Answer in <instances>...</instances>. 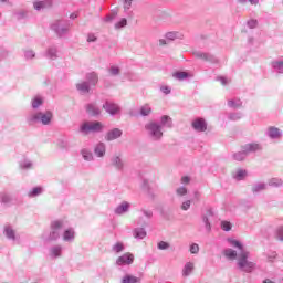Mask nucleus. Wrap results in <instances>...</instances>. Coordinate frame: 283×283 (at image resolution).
Segmentation results:
<instances>
[{
    "instance_id": "nucleus-1",
    "label": "nucleus",
    "mask_w": 283,
    "mask_h": 283,
    "mask_svg": "<svg viewBox=\"0 0 283 283\" xmlns=\"http://www.w3.org/2000/svg\"><path fill=\"white\" fill-rule=\"evenodd\" d=\"M228 242L234 249H239V253L233 249H226L224 255L228 260H237V266L240 271L252 273L255 269V262L249 261V251L244 250V245L235 239H228Z\"/></svg>"
},
{
    "instance_id": "nucleus-2",
    "label": "nucleus",
    "mask_w": 283,
    "mask_h": 283,
    "mask_svg": "<svg viewBox=\"0 0 283 283\" xmlns=\"http://www.w3.org/2000/svg\"><path fill=\"white\" fill-rule=\"evenodd\" d=\"M54 118V113L52 111H45V112H35L31 113L27 117L28 125H36V123H41V125H52V120Z\"/></svg>"
},
{
    "instance_id": "nucleus-3",
    "label": "nucleus",
    "mask_w": 283,
    "mask_h": 283,
    "mask_svg": "<svg viewBox=\"0 0 283 283\" xmlns=\"http://www.w3.org/2000/svg\"><path fill=\"white\" fill-rule=\"evenodd\" d=\"M105 129V125L98 120L84 122L80 125V134L82 136H90V134H101Z\"/></svg>"
},
{
    "instance_id": "nucleus-4",
    "label": "nucleus",
    "mask_w": 283,
    "mask_h": 283,
    "mask_svg": "<svg viewBox=\"0 0 283 283\" xmlns=\"http://www.w3.org/2000/svg\"><path fill=\"white\" fill-rule=\"evenodd\" d=\"M144 128L151 140H163V126H160L158 122H148L145 124Z\"/></svg>"
},
{
    "instance_id": "nucleus-5",
    "label": "nucleus",
    "mask_w": 283,
    "mask_h": 283,
    "mask_svg": "<svg viewBox=\"0 0 283 283\" xmlns=\"http://www.w3.org/2000/svg\"><path fill=\"white\" fill-rule=\"evenodd\" d=\"M64 228H65L64 220H61V219L53 220L50 224L51 230L46 238V242H56V240L61 238V232L64 230Z\"/></svg>"
},
{
    "instance_id": "nucleus-6",
    "label": "nucleus",
    "mask_w": 283,
    "mask_h": 283,
    "mask_svg": "<svg viewBox=\"0 0 283 283\" xmlns=\"http://www.w3.org/2000/svg\"><path fill=\"white\" fill-rule=\"evenodd\" d=\"M3 235L9 242L13 244H19L21 242V235L17 233L14 227L7 224L3 228Z\"/></svg>"
},
{
    "instance_id": "nucleus-7",
    "label": "nucleus",
    "mask_w": 283,
    "mask_h": 283,
    "mask_svg": "<svg viewBox=\"0 0 283 283\" xmlns=\"http://www.w3.org/2000/svg\"><path fill=\"white\" fill-rule=\"evenodd\" d=\"M51 29L57 36H65L70 30V25L65 24L63 21H56L51 25Z\"/></svg>"
},
{
    "instance_id": "nucleus-8",
    "label": "nucleus",
    "mask_w": 283,
    "mask_h": 283,
    "mask_svg": "<svg viewBox=\"0 0 283 283\" xmlns=\"http://www.w3.org/2000/svg\"><path fill=\"white\" fill-rule=\"evenodd\" d=\"M241 149L249 156V154H258V151H262V144L258 142H252L244 144L241 146Z\"/></svg>"
},
{
    "instance_id": "nucleus-9",
    "label": "nucleus",
    "mask_w": 283,
    "mask_h": 283,
    "mask_svg": "<svg viewBox=\"0 0 283 283\" xmlns=\"http://www.w3.org/2000/svg\"><path fill=\"white\" fill-rule=\"evenodd\" d=\"M134 264V254L126 252L116 260L117 266H129Z\"/></svg>"
},
{
    "instance_id": "nucleus-10",
    "label": "nucleus",
    "mask_w": 283,
    "mask_h": 283,
    "mask_svg": "<svg viewBox=\"0 0 283 283\" xmlns=\"http://www.w3.org/2000/svg\"><path fill=\"white\" fill-rule=\"evenodd\" d=\"M103 109L111 116H116V114H120V106L114 102L106 101L103 104Z\"/></svg>"
},
{
    "instance_id": "nucleus-11",
    "label": "nucleus",
    "mask_w": 283,
    "mask_h": 283,
    "mask_svg": "<svg viewBox=\"0 0 283 283\" xmlns=\"http://www.w3.org/2000/svg\"><path fill=\"white\" fill-rule=\"evenodd\" d=\"M111 165L116 171H124L125 169V160H123L120 155H113L111 157Z\"/></svg>"
},
{
    "instance_id": "nucleus-12",
    "label": "nucleus",
    "mask_w": 283,
    "mask_h": 283,
    "mask_svg": "<svg viewBox=\"0 0 283 283\" xmlns=\"http://www.w3.org/2000/svg\"><path fill=\"white\" fill-rule=\"evenodd\" d=\"M193 56L196 59H200L201 61H207L208 63H218V57H216L211 53H205L202 51H197V52H193Z\"/></svg>"
},
{
    "instance_id": "nucleus-13",
    "label": "nucleus",
    "mask_w": 283,
    "mask_h": 283,
    "mask_svg": "<svg viewBox=\"0 0 283 283\" xmlns=\"http://www.w3.org/2000/svg\"><path fill=\"white\" fill-rule=\"evenodd\" d=\"M120 136H123V132L120 130V128H113L105 134L104 140H106L107 143H112L113 140H118Z\"/></svg>"
},
{
    "instance_id": "nucleus-14",
    "label": "nucleus",
    "mask_w": 283,
    "mask_h": 283,
    "mask_svg": "<svg viewBox=\"0 0 283 283\" xmlns=\"http://www.w3.org/2000/svg\"><path fill=\"white\" fill-rule=\"evenodd\" d=\"M62 255H63V245L55 244L49 249V258H51V260H59V258H62Z\"/></svg>"
},
{
    "instance_id": "nucleus-15",
    "label": "nucleus",
    "mask_w": 283,
    "mask_h": 283,
    "mask_svg": "<svg viewBox=\"0 0 283 283\" xmlns=\"http://www.w3.org/2000/svg\"><path fill=\"white\" fill-rule=\"evenodd\" d=\"M86 114L88 116H101V107H98V104L96 102H92L85 105Z\"/></svg>"
},
{
    "instance_id": "nucleus-16",
    "label": "nucleus",
    "mask_w": 283,
    "mask_h": 283,
    "mask_svg": "<svg viewBox=\"0 0 283 283\" xmlns=\"http://www.w3.org/2000/svg\"><path fill=\"white\" fill-rule=\"evenodd\" d=\"M191 127L192 129H195V132L202 133L207 129V122L205 120V118L198 117L192 120Z\"/></svg>"
},
{
    "instance_id": "nucleus-17",
    "label": "nucleus",
    "mask_w": 283,
    "mask_h": 283,
    "mask_svg": "<svg viewBox=\"0 0 283 283\" xmlns=\"http://www.w3.org/2000/svg\"><path fill=\"white\" fill-rule=\"evenodd\" d=\"M44 56L45 59H49V61H56V59H59V46H49L44 52Z\"/></svg>"
},
{
    "instance_id": "nucleus-18",
    "label": "nucleus",
    "mask_w": 283,
    "mask_h": 283,
    "mask_svg": "<svg viewBox=\"0 0 283 283\" xmlns=\"http://www.w3.org/2000/svg\"><path fill=\"white\" fill-rule=\"evenodd\" d=\"M130 208H132V203L130 202L123 201L120 205H118L115 208L114 213H115V216H125V213L129 212Z\"/></svg>"
},
{
    "instance_id": "nucleus-19",
    "label": "nucleus",
    "mask_w": 283,
    "mask_h": 283,
    "mask_svg": "<svg viewBox=\"0 0 283 283\" xmlns=\"http://www.w3.org/2000/svg\"><path fill=\"white\" fill-rule=\"evenodd\" d=\"M268 188H269V185L266 182L258 181L252 185L251 191L253 196H258V193H262V191H266Z\"/></svg>"
},
{
    "instance_id": "nucleus-20",
    "label": "nucleus",
    "mask_w": 283,
    "mask_h": 283,
    "mask_svg": "<svg viewBox=\"0 0 283 283\" xmlns=\"http://www.w3.org/2000/svg\"><path fill=\"white\" fill-rule=\"evenodd\" d=\"M76 239V232L74 231V228H69L64 230L62 234L63 242L72 243Z\"/></svg>"
},
{
    "instance_id": "nucleus-21",
    "label": "nucleus",
    "mask_w": 283,
    "mask_h": 283,
    "mask_svg": "<svg viewBox=\"0 0 283 283\" xmlns=\"http://www.w3.org/2000/svg\"><path fill=\"white\" fill-rule=\"evenodd\" d=\"M265 134L272 140H277L279 138H282V130H280V128L277 127H269Z\"/></svg>"
},
{
    "instance_id": "nucleus-22",
    "label": "nucleus",
    "mask_w": 283,
    "mask_h": 283,
    "mask_svg": "<svg viewBox=\"0 0 283 283\" xmlns=\"http://www.w3.org/2000/svg\"><path fill=\"white\" fill-rule=\"evenodd\" d=\"M272 72L274 74H283V57H279L271 62Z\"/></svg>"
},
{
    "instance_id": "nucleus-23",
    "label": "nucleus",
    "mask_w": 283,
    "mask_h": 283,
    "mask_svg": "<svg viewBox=\"0 0 283 283\" xmlns=\"http://www.w3.org/2000/svg\"><path fill=\"white\" fill-rule=\"evenodd\" d=\"M45 103V97L41 95H35L31 98V107L32 109H41L43 104Z\"/></svg>"
},
{
    "instance_id": "nucleus-24",
    "label": "nucleus",
    "mask_w": 283,
    "mask_h": 283,
    "mask_svg": "<svg viewBox=\"0 0 283 283\" xmlns=\"http://www.w3.org/2000/svg\"><path fill=\"white\" fill-rule=\"evenodd\" d=\"M53 3L54 0L35 1L33 2V8L39 12L45 10V8H52Z\"/></svg>"
},
{
    "instance_id": "nucleus-25",
    "label": "nucleus",
    "mask_w": 283,
    "mask_h": 283,
    "mask_svg": "<svg viewBox=\"0 0 283 283\" xmlns=\"http://www.w3.org/2000/svg\"><path fill=\"white\" fill-rule=\"evenodd\" d=\"M77 92L82 95L90 94L92 86L90 85V82L82 81L75 85Z\"/></svg>"
},
{
    "instance_id": "nucleus-26",
    "label": "nucleus",
    "mask_w": 283,
    "mask_h": 283,
    "mask_svg": "<svg viewBox=\"0 0 283 283\" xmlns=\"http://www.w3.org/2000/svg\"><path fill=\"white\" fill-rule=\"evenodd\" d=\"M161 127V130L167 128V129H171L174 127V122L171 120V117H169L168 115H164L160 117V123H158Z\"/></svg>"
},
{
    "instance_id": "nucleus-27",
    "label": "nucleus",
    "mask_w": 283,
    "mask_h": 283,
    "mask_svg": "<svg viewBox=\"0 0 283 283\" xmlns=\"http://www.w3.org/2000/svg\"><path fill=\"white\" fill-rule=\"evenodd\" d=\"M86 83H88V85L95 86L98 83V74L96 72H91L86 74Z\"/></svg>"
},
{
    "instance_id": "nucleus-28",
    "label": "nucleus",
    "mask_w": 283,
    "mask_h": 283,
    "mask_svg": "<svg viewBox=\"0 0 283 283\" xmlns=\"http://www.w3.org/2000/svg\"><path fill=\"white\" fill-rule=\"evenodd\" d=\"M106 153V146L105 143H98L94 148V154L97 156V158H103Z\"/></svg>"
},
{
    "instance_id": "nucleus-29",
    "label": "nucleus",
    "mask_w": 283,
    "mask_h": 283,
    "mask_svg": "<svg viewBox=\"0 0 283 283\" xmlns=\"http://www.w3.org/2000/svg\"><path fill=\"white\" fill-rule=\"evenodd\" d=\"M193 269H196V265L193 264V262H187L182 269V276L189 277V275L193 273Z\"/></svg>"
},
{
    "instance_id": "nucleus-30",
    "label": "nucleus",
    "mask_w": 283,
    "mask_h": 283,
    "mask_svg": "<svg viewBox=\"0 0 283 283\" xmlns=\"http://www.w3.org/2000/svg\"><path fill=\"white\" fill-rule=\"evenodd\" d=\"M0 203L4 207H10L12 205V196L8 192H0Z\"/></svg>"
},
{
    "instance_id": "nucleus-31",
    "label": "nucleus",
    "mask_w": 283,
    "mask_h": 283,
    "mask_svg": "<svg viewBox=\"0 0 283 283\" xmlns=\"http://www.w3.org/2000/svg\"><path fill=\"white\" fill-rule=\"evenodd\" d=\"M19 167L20 169L28 171L34 167V164L32 163V160L24 158L19 161Z\"/></svg>"
},
{
    "instance_id": "nucleus-32",
    "label": "nucleus",
    "mask_w": 283,
    "mask_h": 283,
    "mask_svg": "<svg viewBox=\"0 0 283 283\" xmlns=\"http://www.w3.org/2000/svg\"><path fill=\"white\" fill-rule=\"evenodd\" d=\"M120 283H140V279L138 276H134L132 274H125L122 277Z\"/></svg>"
},
{
    "instance_id": "nucleus-33",
    "label": "nucleus",
    "mask_w": 283,
    "mask_h": 283,
    "mask_svg": "<svg viewBox=\"0 0 283 283\" xmlns=\"http://www.w3.org/2000/svg\"><path fill=\"white\" fill-rule=\"evenodd\" d=\"M133 235L136 240H144V238H147V231H145V228H136Z\"/></svg>"
},
{
    "instance_id": "nucleus-34",
    "label": "nucleus",
    "mask_w": 283,
    "mask_h": 283,
    "mask_svg": "<svg viewBox=\"0 0 283 283\" xmlns=\"http://www.w3.org/2000/svg\"><path fill=\"white\" fill-rule=\"evenodd\" d=\"M247 176H248L247 170H244V169H242V168H239V169H237V170L233 172V178H234V180H238V181L244 180V178H247Z\"/></svg>"
},
{
    "instance_id": "nucleus-35",
    "label": "nucleus",
    "mask_w": 283,
    "mask_h": 283,
    "mask_svg": "<svg viewBox=\"0 0 283 283\" xmlns=\"http://www.w3.org/2000/svg\"><path fill=\"white\" fill-rule=\"evenodd\" d=\"M248 156H249V155H247V153L244 151V149L241 148L240 151L234 153V154L232 155V158H233V160H237L238 163H242V160H247V157H248Z\"/></svg>"
},
{
    "instance_id": "nucleus-36",
    "label": "nucleus",
    "mask_w": 283,
    "mask_h": 283,
    "mask_svg": "<svg viewBox=\"0 0 283 283\" xmlns=\"http://www.w3.org/2000/svg\"><path fill=\"white\" fill-rule=\"evenodd\" d=\"M228 107H230L231 109H240L242 107V102L239 98L229 99Z\"/></svg>"
},
{
    "instance_id": "nucleus-37",
    "label": "nucleus",
    "mask_w": 283,
    "mask_h": 283,
    "mask_svg": "<svg viewBox=\"0 0 283 283\" xmlns=\"http://www.w3.org/2000/svg\"><path fill=\"white\" fill-rule=\"evenodd\" d=\"M43 193V188L42 187H34L28 192L29 198H36Z\"/></svg>"
},
{
    "instance_id": "nucleus-38",
    "label": "nucleus",
    "mask_w": 283,
    "mask_h": 283,
    "mask_svg": "<svg viewBox=\"0 0 283 283\" xmlns=\"http://www.w3.org/2000/svg\"><path fill=\"white\" fill-rule=\"evenodd\" d=\"M25 61H34L36 59V52L32 49H27L23 52Z\"/></svg>"
},
{
    "instance_id": "nucleus-39",
    "label": "nucleus",
    "mask_w": 283,
    "mask_h": 283,
    "mask_svg": "<svg viewBox=\"0 0 283 283\" xmlns=\"http://www.w3.org/2000/svg\"><path fill=\"white\" fill-rule=\"evenodd\" d=\"M81 155L83 159L86 160L87 163H91V160H94V155L92 154V151L87 150V148L82 149Z\"/></svg>"
},
{
    "instance_id": "nucleus-40",
    "label": "nucleus",
    "mask_w": 283,
    "mask_h": 283,
    "mask_svg": "<svg viewBox=\"0 0 283 283\" xmlns=\"http://www.w3.org/2000/svg\"><path fill=\"white\" fill-rule=\"evenodd\" d=\"M174 78H176L177 81H185L187 78H189V73L185 72V71H179L172 74Z\"/></svg>"
},
{
    "instance_id": "nucleus-41",
    "label": "nucleus",
    "mask_w": 283,
    "mask_h": 283,
    "mask_svg": "<svg viewBox=\"0 0 283 283\" xmlns=\"http://www.w3.org/2000/svg\"><path fill=\"white\" fill-rule=\"evenodd\" d=\"M140 116H149L151 114V106L149 104H144L139 108Z\"/></svg>"
},
{
    "instance_id": "nucleus-42",
    "label": "nucleus",
    "mask_w": 283,
    "mask_h": 283,
    "mask_svg": "<svg viewBox=\"0 0 283 283\" xmlns=\"http://www.w3.org/2000/svg\"><path fill=\"white\" fill-rule=\"evenodd\" d=\"M269 187L280 188L283 185V180L280 178H271L268 181Z\"/></svg>"
},
{
    "instance_id": "nucleus-43",
    "label": "nucleus",
    "mask_w": 283,
    "mask_h": 283,
    "mask_svg": "<svg viewBox=\"0 0 283 283\" xmlns=\"http://www.w3.org/2000/svg\"><path fill=\"white\" fill-rule=\"evenodd\" d=\"M167 41H176V39H180V33L176 31L167 32L165 35Z\"/></svg>"
},
{
    "instance_id": "nucleus-44",
    "label": "nucleus",
    "mask_w": 283,
    "mask_h": 283,
    "mask_svg": "<svg viewBox=\"0 0 283 283\" xmlns=\"http://www.w3.org/2000/svg\"><path fill=\"white\" fill-rule=\"evenodd\" d=\"M113 253H123L125 251V244L123 242H117L112 247Z\"/></svg>"
},
{
    "instance_id": "nucleus-45",
    "label": "nucleus",
    "mask_w": 283,
    "mask_h": 283,
    "mask_svg": "<svg viewBox=\"0 0 283 283\" xmlns=\"http://www.w3.org/2000/svg\"><path fill=\"white\" fill-rule=\"evenodd\" d=\"M133 2H134V0H122L124 12L126 14H129V10H132Z\"/></svg>"
},
{
    "instance_id": "nucleus-46",
    "label": "nucleus",
    "mask_w": 283,
    "mask_h": 283,
    "mask_svg": "<svg viewBox=\"0 0 283 283\" xmlns=\"http://www.w3.org/2000/svg\"><path fill=\"white\" fill-rule=\"evenodd\" d=\"M242 113L238 112V113H230L228 115L229 120H240L242 118Z\"/></svg>"
},
{
    "instance_id": "nucleus-47",
    "label": "nucleus",
    "mask_w": 283,
    "mask_h": 283,
    "mask_svg": "<svg viewBox=\"0 0 283 283\" xmlns=\"http://www.w3.org/2000/svg\"><path fill=\"white\" fill-rule=\"evenodd\" d=\"M108 74H111V76H118V74H120V69L113 65L109 67Z\"/></svg>"
},
{
    "instance_id": "nucleus-48",
    "label": "nucleus",
    "mask_w": 283,
    "mask_h": 283,
    "mask_svg": "<svg viewBox=\"0 0 283 283\" xmlns=\"http://www.w3.org/2000/svg\"><path fill=\"white\" fill-rule=\"evenodd\" d=\"M275 239L279 240V242H283V227L276 229Z\"/></svg>"
},
{
    "instance_id": "nucleus-49",
    "label": "nucleus",
    "mask_w": 283,
    "mask_h": 283,
    "mask_svg": "<svg viewBox=\"0 0 283 283\" xmlns=\"http://www.w3.org/2000/svg\"><path fill=\"white\" fill-rule=\"evenodd\" d=\"M232 224L229 221H221V229L222 231H231Z\"/></svg>"
},
{
    "instance_id": "nucleus-50",
    "label": "nucleus",
    "mask_w": 283,
    "mask_h": 283,
    "mask_svg": "<svg viewBox=\"0 0 283 283\" xmlns=\"http://www.w3.org/2000/svg\"><path fill=\"white\" fill-rule=\"evenodd\" d=\"M169 243L168 242H165V241H160L158 244H157V249H159V251H167V249H169Z\"/></svg>"
},
{
    "instance_id": "nucleus-51",
    "label": "nucleus",
    "mask_w": 283,
    "mask_h": 283,
    "mask_svg": "<svg viewBox=\"0 0 283 283\" xmlns=\"http://www.w3.org/2000/svg\"><path fill=\"white\" fill-rule=\"evenodd\" d=\"M176 195L179 197L187 196V188L181 186L176 189Z\"/></svg>"
},
{
    "instance_id": "nucleus-52",
    "label": "nucleus",
    "mask_w": 283,
    "mask_h": 283,
    "mask_svg": "<svg viewBox=\"0 0 283 283\" xmlns=\"http://www.w3.org/2000/svg\"><path fill=\"white\" fill-rule=\"evenodd\" d=\"M127 25V19L123 18L120 21L115 23V29L120 30V28H125Z\"/></svg>"
},
{
    "instance_id": "nucleus-53",
    "label": "nucleus",
    "mask_w": 283,
    "mask_h": 283,
    "mask_svg": "<svg viewBox=\"0 0 283 283\" xmlns=\"http://www.w3.org/2000/svg\"><path fill=\"white\" fill-rule=\"evenodd\" d=\"M202 221L205 223L206 227V231H211V222H209V217L208 216H203L202 217Z\"/></svg>"
},
{
    "instance_id": "nucleus-54",
    "label": "nucleus",
    "mask_w": 283,
    "mask_h": 283,
    "mask_svg": "<svg viewBox=\"0 0 283 283\" xmlns=\"http://www.w3.org/2000/svg\"><path fill=\"white\" fill-rule=\"evenodd\" d=\"M199 251H200V245H198V243H192L190 245V253H192L193 255H197Z\"/></svg>"
},
{
    "instance_id": "nucleus-55",
    "label": "nucleus",
    "mask_w": 283,
    "mask_h": 283,
    "mask_svg": "<svg viewBox=\"0 0 283 283\" xmlns=\"http://www.w3.org/2000/svg\"><path fill=\"white\" fill-rule=\"evenodd\" d=\"M86 41L87 43H96V41H98V38L94 33H88Z\"/></svg>"
},
{
    "instance_id": "nucleus-56",
    "label": "nucleus",
    "mask_w": 283,
    "mask_h": 283,
    "mask_svg": "<svg viewBox=\"0 0 283 283\" xmlns=\"http://www.w3.org/2000/svg\"><path fill=\"white\" fill-rule=\"evenodd\" d=\"M143 216H145V218H147V220H151V218H154V212L151 210H142Z\"/></svg>"
},
{
    "instance_id": "nucleus-57",
    "label": "nucleus",
    "mask_w": 283,
    "mask_h": 283,
    "mask_svg": "<svg viewBox=\"0 0 283 283\" xmlns=\"http://www.w3.org/2000/svg\"><path fill=\"white\" fill-rule=\"evenodd\" d=\"M190 207H191V200H186L181 205L182 211H189Z\"/></svg>"
},
{
    "instance_id": "nucleus-58",
    "label": "nucleus",
    "mask_w": 283,
    "mask_h": 283,
    "mask_svg": "<svg viewBox=\"0 0 283 283\" xmlns=\"http://www.w3.org/2000/svg\"><path fill=\"white\" fill-rule=\"evenodd\" d=\"M115 19H116V13H112V14H109V15H106L105 19H104V21H105L106 23H112V21L115 20Z\"/></svg>"
},
{
    "instance_id": "nucleus-59",
    "label": "nucleus",
    "mask_w": 283,
    "mask_h": 283,
    "mask_svg": "<svg viewBox=\"0 0 283 283\" xmlns=\"http://www.w3.org/2000/svg\"><path fill=\"white\" fill-rule=\"evenodd\" d=\"M258 25V20H249L248 21V27L253 30V28H256Z\"/></svg>"
},
{
    "instance_id": "nucleus-60",
    "label": "nucleus",
    "mask_w": 283,
    "mask_h": 283,
    "mask_svg": "<svg viewBox=\"0 0 283 283\" xmlns=\"http://www.w3.org/2000/svg\"><path fill=\"white\" fill-rule=\"evenodd\" d=\"M160 92H163V94H171V88L169 86H161Z\"/></svg>"
},
{
    "instance_id": "nucleus-61",
    "label": "nucleus",
    "mask_w": 283,
    "mask_h": 283,
    "mask_svg": "<svg viewBox=\"0 0 283 283\" xmlns=\"http://www.w3.org/2000/svg\"><path fill=\"white\" fill-rule=\"evenodd\" d=\"M59 147H61V149H65L67 147V142L61 139L57 143Z\"/></svg>"
},
{
    "instance_id": "nucleus-62",
    "label": "nucleus",
    "mask_w": 283,
    "mask_h": 283,
    "mask_svg": "<svg viewBox=\"0 0 283 283\" xmlns=\"http://www.w3.org/2000/svg\"><path fill=\"white\" fill-rule=\"evenodd\" d=\"M18 19H25V17H28V12L27 11H20L17 13Z\"/></svg>"
},
{
    "instance_id": "nucleus-63",
    "label": "nucleus",
    "mask_w": 283,
    "mask_h": 283,
    "mask_svg": "<svg viewBox=\"0 0 283 283\" xmlns=\"http://www.w3.org/2000/svg\"><path fill=\"white\" fill-rule=\"evenodd\" d=\"M191 179L188 176L181 177V185H189Z\"/></svg>"
},
{
    "instance_id": "nucleus-64",
    "label": "nucleus",
    "mask_w": 283,
    "mask_h": 283,
    "mask_svg": "<svg viewBox=\"0 0 283 283\" xmlns=\"http://www.w3.org/2000/svg\"><path fill=\"white\" fill-rule=\"evenodd\" d=\"M217 81H220L221 85H227V83H229L226 77H218Z\"/></svg>"
}]
</instances>
